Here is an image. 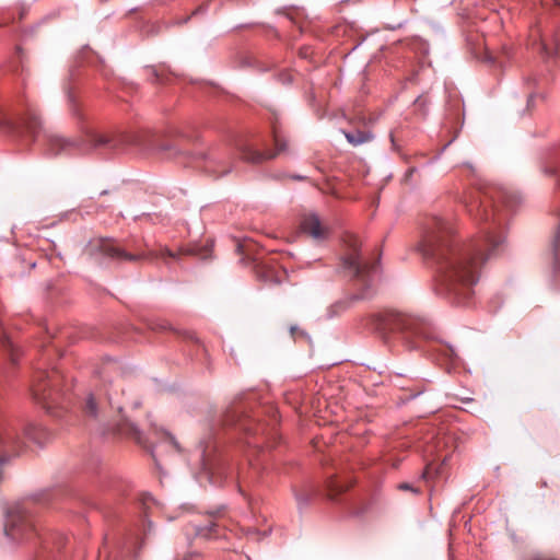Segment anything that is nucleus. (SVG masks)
<instances>
[{
	"mask_svg": "<svg viewBox=\"0 0 560 560\" xmlns=\"http://www.w3.org/2000/svg\"><path fill=\"white\" fill-rule=\"evenodd\" d=\"M466 207L476 221L488 224L480 230V236L459 242L450 221L432 217L425 223L421 242L422 253L435 270V293L458 306L471 301L481 266L499 253L503 243L497 229L504 218L490 205L488 197L481 198L478 194Z\"/></svg>",
	"mask_w": 560,
	"mask_h": 560,
	"instance_id": "1",
	"label": "nucleus"
},
{
	"mask_svg": "<svg viewBox=\"0 0 560 560\" xmlns=\"http://www.w3.org/2000/svg\"><path fill=\"white\" fill-rule=\"evenodd\" d=\"M544 62L539 77L527 78V110L547 97V85L560 54V0H527V51Z\"/></svg>",
	"mask_w": 560,
	"mask_h": 560,
	"instance_id": "2",
	"label": "nucleus"
},
{
	"mask_svg": "<svg viewBox=\"0 0 560 560\" xmlns=\"http://www.w3.org/2000/svg\"><path fill=\"white\" fill-rule=\"evenodd\" d=\"M47 149L51 154L88 152L95 149H104L119 152L129 147L148 148L143 136L133 131H115L98 133L91 128H82L81 136L75 138L65 137L57 132L45 135Z\"/></svg>",
	"mask_w": 560,
	"mask_h": 560,
	"instance_id": "3",
	"label": "nucleus"
},
{
	"mask_svg": "<svg viewBox=\"0 0 560 560\" xmlns=\"http://www.w3.org/2000/svg\"><path fill=\"white\" fill-rule=\"evenodd\" d=\"M85 253L90 258L95 261H101L102 258H107L114 261H138L142 259H156L171 257L176 259L179 255L196 256L206 259L210 253V246L197 247L188 246L183 247L178 253L171 250L167 247H161L159 250L149 249L148 252L131 254L121 247L115 240L108 237H100L91 240L86 247Z\"/></svg>",
	"mask_w": 560,
	"mask_h": 560,
	"instance_id": "4",
	"label": "nucleus"
},
{
	"mask_svg": "<svg viewBox=\"0 0 560 560\" xmlns=\"http://www.w3.org/2000/svg\"><path fill=\"white\" fill-rule=\"evenodd\" d=\"M374 326L385 341L397 339L409 348H418L421 340L434 338L433 328L428 322L397 312L375 315Z\"/></svg>",
	"mask_w": 560,
	"mask_h": 560,
	"instance_id": "5",
	"label": "nucleus"
},
{
	"mask_svg": "<svg viewBox=\"0 0 560 560\" xmlns=\"http://www.w3.org/2000/svg\"><path fill=\"white\" fill-rule=\"evenodd\" d=\"M542 172L555 179V212L558 223L551 238V284L560 289V142L546 152L542 159Z\"/></svg>",
	"mask_w": 560,
	"mask_h": 560,
	"instance_id": "6",
	"label": "nucleus"
},
{
	"mask_svg": "<svg viewBox=\"0 0 560 560\" xmlns=\"http://www.w3.org/2000/svg\"><path fill=\"white\" fill-rule=\"evenodd\" d=\"M342 268L358 282L361 289V292L352 295L351 299L362 300L369 298L378 273V262H363L357 245L353 244L350 253L342 258Z\"/></svg>",
	"mask_w": 560,
	"mask_h": 560,
	"instance_id": "7",
	"label": "nucleus"
},
{
	"mask_svg": "<svg viewBox=\"0 0 560 560\" xmlns=\"http://www.w3.org/2000/svg\"><path fill=\"white\" fill-rule=\"evenodd\" d=\"M40 128V118L30 105L26 106L23 114L14 117L0 109V131L2 133L36 138Z\"/></svg>",
	"mask_w": 560,
	"mask_h": 560,
	"instance_id": "8",
	"label": "nucleus"
},
{
	"mask_svg": "<svg viewBox=\"0 0 560 560\" xmlns=\"http://www.w3.org/2000/svg\"><path fill=\"white\" fill-rule=\"evenodd\" d=\"M60 381L61 374L56 369H52L51 371H36L32 385L34 399L44 407L49 408L50 404L57 401Z\"/></svg>",
	"mask_w": 560,
	"mask_h": 560,
	"instance_id": "9",
	"label": "nucleus"
},
{
	"mask_svg": "<svg viewBox=\"0 0 560 560\" xmlns=\"http://www.w3.org/2000/svg\"><path fill=\"white\" fill-rule=\"evenodd\" d=\"M273 141L276 145V152H260L249 144H237V149L241 153V156L244 161L250 162V163H262L264 161L273 159L278 153L285 152L288 149L287 141L282 138L280 132L273 128Z\"/></svg>",
	"mask_w": 560,
	"mask_h": 560,
	"instance_id": "10",
	"label": "nucleus"
},
{
	"mask_svg": "<svg viewBox=\"0 0 560 560\" xmlns=\"http://www.w3.org/2000/svg\"><path fill=\"white\" fill-rule=\"evenodd\" d=\"M197 156L206 162L205 166L208 172H211L219 177L224 176L232 171L231 165H228L224 162L225 153L222 152L219 147L210 148L207 152H199L197 153Z\"/></svg>",
	"mask_w": 560,
	"mask_h": 560,
	"instance_id": "11",
	"label": "nucleus"
},
{
	"mask_svg": "<svg viewBox=\"0 0 560 560\" xmlns=\"http://www.w3.org/2000/svg\"><path fill=\"white\" fill-rule=\"evenodd\" d=\"M301 230L315 241H323L328 236V229L324 226L315 213L304 215L301 221Z\"/></svg>",
	"mask_w": 560,
	"mask_h": 560,
	"instance_id": "12",
	"label": "nucleus"
},
{
	"mask_svg": "<svg viewBox=\"0 0 560 560\" xmlns=\"http://www.w3.org/2000/svg\"><path fill=\"white\" fill-rule=\"evenodd\" d=\"M28 532H33V526L24 520L16 523L14 518H11L4 526V534L13 540L28 539Z\"/></svg>",
	"mask_w": 560,
	"mask_h": 560,
	"instance_id": "13",
	"label": "nucleus"
},
{
	"mask_svg": "<svg viewBox=\"0 0 560 560\" xmlns=\"http://www.w3.org/2000/svg\"><path fill=\"white\" fill-rule=\"evenodd\" d=\"M406 374L397 373L392 376V383L394 386H397L401 388L402 390L408 392V396H406L407 399H413L418 397L420 394L424 393L425 388L423 384L417 383L415 385H411V380H407Z\"/></svg>",
	"mask_w": 560,
	"mask_h": 560,
	"instance_id": "14",
	"label": "nucleus"
},
{
	"mask_svg": "<svg viewBox=\"0 0 560 560\" xmlns=\"http://www.w3.org/2000/svg\"><path fill=\"white\" fill-rule=\"evenodd\" d=\"M347 141L353 147H358L364 143H368L374 139V135L371 130H361L355 129L353 131H345L342 130Z\"/></svg>",
	"mask_w": 560,
	"mask_h": 560,
	"instance_id": "15",
	"label": "nucleus"
},
{
	"mask_svg": "<svg viewBox=\"0 0 560 560\" xmlns=\"http://www.w3.org/2000/svg\"><path fill=\"white\" fill-rule=\"evenodd\" d=\"M23 436L35 444L43 445L47 436V432L39 425L27 424L24 428Z\"/></svg>",
	"mask_w": 560,
	"mask_h": 560,
	"instance_id": "16",
	"label": "nucleus"
},
{
	"mask_svg": "<svg viewBox=\"0 0 560 560\" xmlns=\"http://www.w3.org/2000/svg\"><path fill=\"white\" fill-rule=\"evenodd\" d=\"M0 346L8 353L12 364H16L19 360V348L10 339V337L3 331L0 326Z\"/></svg>",
	"mask_w": 560,
	"mask_h": 560,
	"instance_id": "17",
	"label": "nucleus"
},
{
	"mask_svg": "<svg viewBox=\"0 0 560 560\" xmlns=\"http://www.w3.org/2000/svg\"><path fill=\"white\" fill-rule=\"evenodd\" d=\"M257 277L266 282V283H275V284H278L281 282L279 276L277 275V271L272 268H269V267H260L258 270H257Z\"/></svg>",
	"mask_w": 560,
	"mask_h": 560,
	"instance_id": "18",
	"label": "nucleus"
},
{
	"mask_svg": "<svg viewBox=\"0 0 560 560\" xmlns=\"http://www.w3.org/2000/svg\"><path fill=\"white\" fill-rule=\"evenodd\" d=\"M84 413L86 417L98 419L100 418V411L97 407V402L95 401L94 395L89 394L86 397L85 404H84Z\"/></svg>",
	"mask_w": 560,
	"mask_h": 560,
	"instance_id": "19",
	"label": "nucleus"
},
{
	"mask_svg": "<svg viewBox=\"0 0 560 560\" xmlns=\"http://www.w3.org/2000/svg\"><path fill=\"white\" fill-rule=\"evenodd\" d=\"M347 490V486L339 483L338 481L329 482L330 497L334 499L336 495Z\"/></svg>",
	"mask_w": 560,
	"mask_h": 560,
	"instance_id": "20",
	"label": "nucleus"
},
{
	"mask_svg": "<svg viewBox=\"0 0 560 560\" xmlns=\"http://www.w3.org/2000/svg\"><path fill=\"white\" fill-rule=\"evenodd\" d=\"M153 150L158 151V152H172L168 154V156H173V155H176L178 153V150L171 143H161V144H158L156 147L152 148Z\"/></svg>",
	"mask_w": 560,
	"mask_h": 560,
	"instance_id": "21",
	"label": "nucleus"
},
{
	"mask_svg": "<svg viewBox=\"0 0 560 560\" xmlns=\"http://www.w3.org/2000/svg\"><path fill=\"white\" fill-rule=\"evenodd\" d=\"M69 100V108L73 116H77L79 119H81V114L79 112L78 105L74 102V98L71 94L68 95Z\"/></svg>",
	"mask_w": 560,
	"mask_h": 560,
	"instance_id": "22",
	"label": "nucleus"
},
{
	"mask_svg": "<svg viewBox=\"0 0 560 560\" xmlns=\"http://www.w3.org/2000/svg\"><path fill=\"white\" fill-rule=\"evenodd\" d=\"M290 332L293 339H298L300 337H306V332L300 329L298 326H291Z\"/></svg>",
	"mask_w": 560,
	"mask_h": 560,
	"instance_id": "23",
	"label": "nucleus"
},
{
	"mask_svg": "<svg viewBox=\"0 0 560 560\" xmlns=\"http://www.w3.org/2000/svg\"><path fill=\"white\" fill-rule=\"evenodd\" d=\"M398 489L402 490V491H411L416 494H418L420 492L419 489L415 488L412 485L407 483V482L399 483Z\"/></svg>",
	"mask_w": 560,
	"mask_h": 560,
	"instance_id": "24",
	"label": "nucleus"
},
{
	"mask_svg": "<svg viewBox=\"0 0 560 560\" xmlns=\"http://www.w3.org/2000/svg\"><path fill=\"white\" fill-rule=\"evenodd\" d=\"M149 70L153 77V81H155V82L162 81V79L160 78V74L158 73V70L154 67H151Z\"/></svg>",
	"mask_w": 560,
	"mask_h": 560,
	"instance_id": "25",
	"label": "nucleus"
},
{
	"mask_svg": "<svg viewBox=\"0 0 560 560\" xmlns=\"http://www.w3.org/2000/svg\"><path fill=\"white\" fill-rule=\"evenodd\" d=\"M280 80L285 83V82H291L292 79H291V75L289 73H282L280 74Z\"/></svg>",
	"mask_w": 560,
	"mask_h": 560,
	"instance_id": "26",
	"label": "nucleus"
},
{
	"mask_svg": "<svg viewBox=\"0 0 560 560\" xmlns=\"http://www.w3.org/2000/svg\"><path fill=\"white\" fill-rule=\"evenodd\" d=\"M153 329H162V330H166V329H170V325L166 323V322H163L161 325H156V326H153L152 327Z\"/></svg>",
	"mask_w": 560,
	"mask_h": 560,
	"instance_id": "27",
	"label": "nucleus"
},
{
	"mask_svg": "<svg viewBox=\"0 0 560 560\" xmlns=\"http://www.w3.org/2000/svg\"><path fill=\"white\" fill-rule=\"evenodd\" d=\"M165 434H166V436L170 439V441L172 442V444H173L175 447H177V448H178V445H177V443H176V441H175L174 436H173L172 434L167 433V432H166Z\"/></svg>",
	"mask_w": 560,
	"mask_h": 560,
	"instance_id": "28",
	"label": "nucleus"
},
{
	"mask_svg": "<svg viewBox=\"0 0 560 560\" xmlns=\"http://www.w3.org/2000/svg\"><path fill=\"white\" fill-rule=\"evenodd\" d=\"M131 429H132V431L135 432V434L138 436L139 431H138L137 427L132 425V427H131Z\"/></svg>",
	"mask_w": 560,
	"mask_h": 560,
	"instance_id": "29",
	"label": "nucleus"
},
{
	"mask_svg": "<svg viewBox=\"0 0 560 560\" xmlns=\"http://www.w3.org/2000/svg\"><path fill=\"white\" fill-rule=\"evenodd\" d=\"M215 524L214 523H211L210 526H209V530L211 532L212 530V527H214Z\"/></svg>",
	"mask_w": 560,
	"mask_h": 560,
	"instance_id": "30",
	"label": "nucleus"
},
{
	"mask_svg": "<svg viewBox=\"0 0 560 560\" xmlns=\"http://www.w3.org/2000/svg\"><path fill=\"white\" fill-rule=\"evenodd\" d=\"M447 351H450V352H451V355H453V354H454V350H453L452 348H448V349H447Z\"/></svg>",
	"mask_w": 560,
	"mask_h": 560,
	"instance_id": "31",
	"label": "nucleus"
},
{
	"mask_svg": "<svg viewBox=\"0 0 560 560\" xmlns=\"http://www.w3.org/2000/svg\"><path fill=\"white\" fill-rule=\"evenodd\" d=\"M199 10H202V8H199L198 10L194 11V14H197Z\"/></svg>",
	"mask_w": 560,
	"mask_h": 560,
	"instance_id": "32",
	"label": "nucleus"
}]
</instances>
